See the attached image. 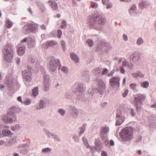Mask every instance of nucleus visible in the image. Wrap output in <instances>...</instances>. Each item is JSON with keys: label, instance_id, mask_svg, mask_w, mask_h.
<instances>
[{"label": "nucleus", "instance_id": "nucleus-35", "mask_svg": "<svg viewBox=\"0 0 156 156\" xmlns=\"http://www.w3.org/2000/svg\"><path fill=\"white\" fill-rule=\"evenodd\" d=\"M51 151V149L49 147L44 148L42 149L41 152L43 153H48L50 152Z\"/></svg>", "mask_w": 156, "mask_h": 156}, {"label": "nucleus", "instance_id": "nucleus-59", "mask_svg": "<svg viewBox=\"0 0 156 156\" xmlns=\"http://www.w3.org/2000/svg\"><path fill=\"white\" fill-rule=\"evenodd\" d=\"M29 37H25L23 39L21 40L20 41L21 43L26 42L27 41H28L29 38Z\"/></svg>", "mask_w": 156, "mask_h": 156}, {"label": "nucleus", "instance_id": "nucleus-49", "mask_svg": "<svg viewBox=\"0 0 156 156\" xmlns=\"http://www.w3.org/2000/svg\"><path fill=\"white\" fill-rule=\"evenodd\" d=\"M51 5L52 8L54 10L56 9L57 8V4L55 2H52L51 3Z\"/></svg>", "mask_w": 156, "mask_h": 156}, {"label": "nucleus", "instance_id": "nucleus-36", "mask_svg": "<svg viewBox=\"0 0 156 156\" xmlns=\"http://www.w3.org/2000/svg\"><path fill=\"white\" fill-rule=\"evenodd\" d=\"M44 83H49L50 77L47 74H44Z\"/></svg>", "mask_w": 156, "mask_h": 156}, {"label": "nucleus", "instance_id": "nucleus-42", "mask_svg": "<svg viewBox=\"0 0 156 156\" xmlns=\"http://www.w3.org/2000/svg\"><path fill=\"white\" fill-rule=\"evenodd\" d=\"M141 86L144 88H147L148 87L149 85V83L147 81H144L143 82L141 83Z\"/></svg>", "mask_w": 156, "mask_h": 156}, {"label": "nucleus", "instance_id": "nucleus-13", "mask_svg": "<svg viewBox=\"0 0 156 156\" xmlns=\"http://www.w3.org/2000/svg\"><path fill=\"white\" fill-rule=\"evenodd\" d=\"M5 83L8 87H11L13 86V78L12 76L9 75L6 76Z\"/></svg>", "mask_w": 156, "mask_h": 156}, {"label": "nucleus", "instance_id": "nucleus-40", "mask_svg": "<svg viewBox=\"0 0 156 156\" xmlns=\"http://www.w3.org/2000/svg\"><path fill=\"white\" fill-rule=\"evenodd\" d=\"M21 126L20 124H17L15 126L11 127V129L13 131H16L19 129Z\"/></svg>", "mask_w": 156, "mask_h": 156}, {"label": "nucleus", "instance_id": "nucleus-64", "mask_svg": "<svg viewBox=\"0 0 156 156\" xmlns=\"http://www.w3.org/2000/svg\"><path fill=\"white\" fill-rule=\"evenodd\" d=\"M120 73H122L123 74L124 73L125 71V70H124L123 67V66H121L120 67Z\"/></svg>", "mask_w": 156, "mask_h": 156}, {"label": "nucleus", "instance_id": "nucleus-38", "mask_svg": "<svg viewBox=\"0 0 156 156\" xmlns=\"http://www.w3.org/2000/svg\"><path fill=\"white\" fill-rule=\"evenodd\" d=\"M44 88L45 91H48L49 89V83H44Z\"/></svg>", "mask_w": 156, "mask_h": 156}, {"label": "nucleus", "instance_id": "nucleus-63", "mask_svg": "<svg viewBox=\"0 0 156 156\" xmlns=\"http://www.w3.org/2000/svg\"><path fill=\"white\" fill-rule=\"evenodd\" d=\"M123 39L124 41H128V38L126 34H124L123 35Z\"/></svg>", "mask_w": 156, "mask_h": 156}, {"label": "nucleus", "instance_id": "nucleus-52", "mask_svg": "<svg viewBox=\"0 0 156 156\" xmlns=\"http://www.w3.org/2000/svg\"><path fill=\"white\" fill-rule=\"evenodd\" d=\"M62 34V31L60 30H58L57 31V37L58 38L60 39L61 38Z\"/></svg>", "mask_w": 156, "mask_h": 156}, {"label": "nucleus", "instance_id": "nucleus-19", "mask_svg": "<svg viewBox=\"0 0 156 156\" xmlns=\"http://www.w3.org/2000/svg\"><path fill=\"white\" fill-rule=\"evenodd\" d=\"M2 135L0 134V138H2L4 136H9L11 135L10 131L8 129H3L2 131Z\"/></svg>", "mask_w": 156, "mask_h": 156}, {"label": "nucleus", "instance_id": "nucleus-9", "mask_svg": "<svg viewBox=\"0 0 156 156\" xmlns=\"http://www.w3.org/2000/svg\"><path fill=\"white\" fill-rule=\"evenodd\" d=\"M120 78L119 77H113L110 80V84L112 88H119L120 86Z\"/></svg>", "mask_w": 156, "mask_h": 156}, {"label": "nucleus", "instance_id": "nucleus-56", "mask_svg": "<svg viewBox=\"0 0 156 156\" xmlns=\"http://www.w3.org/2000/svg\"><path fill=\"white\" fill-rule=\"evenodd\" d=\"M4 143L5 145L6 146H10L11 145L13 144L12 143V142H11V141L10 140H9V141L5 142Z\"/></svg>", "mask_w": 156, "mask_h": 156}, {"label": "nucleus", "instance_id": "nucleus-17", "mask_svg": "<svg viewBox=\"0 0 156 156\" xmlns=\"http://www.w3.org/2000/svg\"><path fill=\"white\" fill-rule=\"evenodd\" d=\"M102 144L100 140L98 139H96L95 141L94 148L98 151L100 152L101 149Z\"/></svg>", "mask_w": 156, "mask_h": 156}, {"label": "nucleus", "instance_id": "nucleus-18", "mask_svg": "<svg viewBox=\"0 0 156 156\" xmlns=\"http://www.w3.org/2000/svg\"><path fill=\"white\" fill-rule=\"evenodd\" d=\"M28 46L30 48L35 47V38L34 37H29L28 41Z\"/></svg>", "mask_w": 156, "mask_h": 156}, {"label": "nucleus", "instance_id": "nucleus-16", "mask_svg": "<svg viewBox=\"0 0 156 156\" xmlns=\"http://www.w3.org/2000/svg\"><path fill=\"white\" fill-rule=\"evenodd\" d=\"M28 24L32 32L35 33L37 31L38 26L37 24L34 22H31Z\"/></svg>", "mask_w": 156, "mask_h": 156}, {"label": "nucleus", "instance_id": "nucleus-8", "mask_svg": "<svg viewBox=\"0 0 156 156\" xmlns=\"http://www.w3.org/2000/svg\"><path fill=\"white\" fill-rule=\"evenodd\" d=\"M32 68L29 66H27V69L22 71L23 78L27 81L30 82L31 80V70Z\"/></svg>", "mask_w": 156, "mask_h": 156}, {"label": "nucleus", "instance_id": "nucleus-41", "mask_svg": "<svg viewBox=\"0 0 156 156\" xmlns=\"http://www.w3.org/2000/svg\"><path fill=\"white\" fill-rule=\"evenodd\" d=\"M66 25L67 23L64 20H63L61 23L60 27L63 29H65L67 27Z\"/></svg>", "mask_w": 156, "mask_h": 156}, {"label": "nucleus", "instance_id": "nucleus-20", "mask_svg": "<svg viewBox=\"0 0 156 156\" xmlns=\"http://www.w3.org/2000/svg\"><path fill=\"white\" fill-rule=\"evenodd\" d=\"M46 47L48 48L49 47H53L55 46L58 45V43L56 41L51 40L48 41L46 42Z\"/></svg>", "mask_w": 156, "mask_h": 156}, {"label": "nucleus", "instance_id": "nucleus-27", "mask_svg": "<svg viewBox=\"0 0 156 156\" xmlns=\"http://www.w3.org/2000/svg\"><path fill=\"white\" fill-rule=\"evenodd\" d=\"M23 30L24 33L27 34H29L31 32L28 23L24 26Z\"/></svg>", "mask_w": 156, "mask_h": 156}, {"label": "nucleus", "instance_id": "nucleus-1", "mask_svg": "<svg viewBox=\"0 0 156 156\" xmlns=\"http://www.w3.org/2000/svg\"><path fill=\"white\" fill-rule=\"evenodd\" d=\"M105 19L103 16L99 15L90 18L88 23L90 26L100 30L102 29V26L105 24Z\"/></svg>", "mask_w": 156, "mask_h": 156}, {"label": "nucleus", "instance_id": "nucleus-26", "mask_svg": "<svg viewBox=\"0 0 156 156\" xmlns=\"http://www.w3.org/2000/svg\"><path fill=\"white\" fill-rule=\"evenodd\" d=\"M76 93H77L76 95L77 96L76 98L77 99L79 100H82L83 101H85L86 103H87L88 102V101H87V100H85L83 98V94L82 92H77Z\"/></svg>", "mask_w": 156, "mask_h": 156}, {"label": "nucleus", "instance_id": "nucleus-58", "mask_svg": "<svg viewBox=\"0 0 156 156\" xmlns=\"http://www.w3.org/2000/svg\"><path fill=\"white\" fill-rule=\"evenodd\" d=\"M29 144H24L20 145L19 146L20 148H26L29 147Z\"/></svg>", "mask_w": 156, "mask_h": 156}, {"label": "nucleus", "instance_id": "nucleus-61", "mask_svg": "<svg viewBox=\"0 0 156 156\" xmlns=\"http://www.w3.org/2000/svg\"><path fill=\"white\" fill-rule=\"evenodd\" d=\"M66 98L67 99H70L71 97L72 96L71 94L68 93H66L65 94Z\"/></svg>", "mask_w": 156, "mask_h": 156}, {"label": "nucleus", "instance_id": "nucleus-21", "mask_svg": "<svg viewBox=\"0 0 156 156\" xmlns=\"http://www.w3.org/2000/svg\"><path fill=\"white\" fill-rule=\"evenodd\" d=\"M21 111V109L17 106H12L9 109V112L13 113H19Z\"/></svg>", "mask_w": 156, "mask_h": 156}, {"label": "nucleus", "instance_id": "nucleus-46", "mask_svg": "<svg viewBox=\"0 0 156 156\" xmlns=\"http://www.w3.org/2000/svg\"><path fill=\"white\" fill-rule=\"evenodd\" d=\"M86 43L88 44L89 47H92L94 44L93 41L90 39L87 40Z\"/></svg>", "mask_w": 156, "mask_h": 156}, {"label": "nucleus", "instance_id": "nucleus-15", "mask_svg": "<svg viewBox=\"0 0 156 156\" xmlns=\"http://www.w3.org/2000/svg\"><path fill=\"white\" fill-rule=\"evenodd\" d=\"M73 89H74L75 92H81L84 90L83 87V85L80 83H76L73 87Z\"/></svg>", "mask_w": 156, "mask_h": 156}, {"label": "nucleus", "instance_id": "nucleus-5", "mask_svg": "<svg viewBox=\"0 0 156 156\" xmlns=\"http://www.w3.org/2000/svg\"><path fill=\"white\" fill-rule=\"evenodd\" d=\"M109 131V127L106 125L101 126L100 130V136L103 140L105 141V143L106 145L109 143L107 135Z\"/></svg>", "mask_w": 156, "mask_h": 156}, {"label": "nucleus", "instance_id": "nucleus-6", "mask_svg": "<svg viewBox=\"0 0 156 156\" xmlns=\"http://www.w3.org/2000/svg\"><path fill=\"white\" fill-rule=\"evenodd\" d=\"M61 65L60 61L57 59L52 57L50 60L49 63V70L50 71L55 72L57 69V67L58 69L60 68Z\"/></svg>", "mask_w": 156, "mask_h": 156}, {"label": "nucleus", "instance_id": "nucleus-62", "mask_svg": "<svg viewBox=\"0 0 156 156\" xmlns=\"http://www.w3.org/2000/svg\"><path fill=\"white\" fill-rule=\"evenodd\" d=\"M108 72V70L107 69L105 68L104 69L102 72V73L103 74H106Z\"/></svg>", "mask_w": 156, "mask_h": 156}, {"label": "nucleus", "instance_id": "nucleus-2", "mask_svg": "<svg viewBox=\"0 0 156 156\" xmlns=\"http://www.w3.org/2000/svg\"><path fill=\"white\" fill-rule=\"evenodd\" d=\"M133 129L131 126L124 128L121 132H119L122 140L125 141L132 139L133 137Z\"/></svg>", "mask_w": 156, "mask_h": 156}, {"label": "nucleus", "instance_id": "nucleus-53", "mask_svg": "<svg viewBox=\"0 0 156 156\" xmlns=\"http://www.w3.org/2000/svg\"><path fill=\"white\" fill-rule=\"evenodd\" d=\"M73 139L74 141L76 142H79V138L76 135H75L73 136Z\"/></svg>", "mask_w": 156, "mask_h": 156}, {"label": "nucleus", "instance_id": "nucleus-60", "mask_svg": "<svg viewBox=\"0 0 156 156\" xmlns=\"http://www.w3.org/2000/svg\"><path fill=\"white\" fill-rule=\"evenodd\" d=\"M129 91L128 90H126L124 92L122 93V96L123 97H126L128 95Z\"/></svg>", "mask_w": 156, "mask_h": 156}, {"label": "nucleus", "instance_id": "nucleus-12", "mask_svg": "<svg viewBox=\"0 0 156 156\" xmlns=\"http://www.w3.org/2000/svg\"><path fill=\"white\" fill-rule=\"evenodd\" d=\"M110 47V45L108 44L102 42L101 43L98 45L96 50L98 51H100L101 50H107Z\"/></svg>", "mask_w": 156, "mask_h": 156}, {"label": "nucleus", "instance_id": "nucleus-44", "mask_svg": "<svg viewBox=\"0 0 156 156\" xmlns=\"http://www.w3.org/2000/svg\"><path fill=\"white\" fill-rule=\"evenodd\" d=\"M144 43V40L142 38L140 37L137 39L136 44L139 46L141 45Z\"/></svg>", "mask_w": 156, "mask_h": 156}, {"label": "nucleus", "instance_id": "nucleus-22", "mask_svg": "<svg viewBox=\"0 0 156 156\" xmlns=\"http://www.w3.org/2000/svg\"><path fill=\"white\" fill-rule=\"evenodd\" d=\"M123 67H126L130 69H131L133 66V64L132 63H129L126 59H124L122 62V66Z\"/></svg>", "mask_w": 156, "mask_h": 156}, {"label": "nucleus", "instance_id": "nucleus-11", "mask_svg": "<svg viewBox=\"0 0 156 156\" xmlns=\"http://www.w3.org/2000/svg\"><path fill=\"white\" fill-rule=\"evenodd\" d=\"M140 54L138 51L132 52L129 55L130 60L133 62H136L140 59Z\"/></svg>", "mask_w": 156, "mask_h": 156}, {"label": "nucleus", "instance_id": "nucleus-50", "mask_svg": "<svg viewBox=\"0 0 156 156\" xmlns=\"http://www.w3.org/2000/svg\"><path fill=\"white\" fill-rule=\"evenodd\" d=\"M28 60L29 62L32 64L34 63L35 62V59L31 57H29Z\"/></svg>", "mask_w": 156, "mask_h": 156}, {"label": "nucleus", "instance_id": "nucleus-37", "mask_svg": "<svg viewBox=\"0 0 156 156\" xmlns=\"http://www.w3.org/2000/svg\"><path fill=\"white\" fill-rule=\"evenodd\" d=\"M44 132L45 133L46 135L49 138H52L54 134L53 133H51L48 130L46 129L45 130Z\"/></svg>", "mask_w": 156, "mask_h": 156}, {"label": "nucleus", "instance_id": "nucleus-32", "mask_svg": "<svg viewBox=\"0 0 156 156\" xmlns=\"http://www.w3.org/2000/svg\"><path fill=\"white\" fill-rule=\"evenodd\" d=\"M101 70L100 68L98 67L97 68L93 69L92 72V73L95 74L100 75L101 73Z\"/></svg>", "mask_w": 156, "mask_h": 156}, {"label": "nucleus", "instance_id": "nucleus-48", "mask_svg": "<svg viewBox=\"0 0 156 156\" xmlns=\"http://www.w3.org/2000/svg\"><path fill=\"white\" fill-rule=\"evenodd\" d=\"M123 116H124L122 114L121 112L120 111H118L117 112L116 118H120Z\"/></svg>", "mask_w": 156, "mask_h": 156}, {"label": "nucleus", "instance_id": "nucleus-7", "mask_svg": "<svg viewBox=\"0 0 156 156\" xmlns=\"http://www.w3.org/2000/svg\"><path fill=\"white\" fill-rule=\"evenodd\" d=\"M145 94H137L135 95L134 103L137 108L138 106L142 105L143 101L145 99Z\"/></svg>", "mask_w": 156, "mask_h": 156}, {"label": "nucleus", "instance_id": "nucleus-4", "mask_svg": "<svg viewBox=\"0 0 156 156\" xmlns=\"http://www.w3.org/2000/svg\"><path fill=\"white\" fill-rule=\"evenodd\" d=\"M96 80L98 85V88L93 90L92 89H90L88 91V93L93 95V91L96 93L99 92L100 94H102L105 90V83L103 80L97 78L96 79Z\"/></svg>", "mask_w": 156, "mask_h": 156}, {"label": "nucleus", "instance_id": "nucleus-47", "mask_svg": "<svg viewBox=\"0 0 156 156\" xmlns=\"http://www.w3.org/2000/svg\"><path fill=\"white\" fill-rule=\"evenodd\" d=\"M60 69L61 71L64 73H67L68 72V68L65 66H63L62 68L60 67Z\"/></svg>", "mask_w": 156, "mask_h": 156}, {"label": "nucleus", "instance_id": "nucleus-45", "mask_svg": "<svg viewBox=\"0 0 156 156\" xmlns=\"http://www.w3.org/2000/svg\"><path fill=\"white\" fill-rule=\"evenodd\" d=\"M61 44L63 50L64 51H65L66 50V48L65 41L63 40H62L61 42Z\"/></svg>", "mask_w": 156, "mask_h": 156}, {"label": "nucleus", "instance_id": "nucleus-55", "mask_svg": "<svg viewBox=\"0 0 156 156\" xmlns=\"http://www.w3.org/2000/svg\"><path fill=\"white\" fill-rule=\"evenodd\" d=\"M31 103V101L30 99H28L23 102V103L26 105H28Z\"/></svg>", "mask_w": 156, "mask_h": 156}, {"label": "nucleus", "instance_id": "nucleus-51", "mask_svg": "<svg viewBox=\"0 0 156 156\" xmlns=\"http://www.w3.org/2000/svg\"><path fill=\"white\" fill-rule=\"evenodd\" d=\"M52 138H54L58 142H60L61 141V139L56 134H54Z\"/></svg>", "mask_w": 156, "mask_h": 156}, {"label": "nucleus", "instance_id": "nucleus-23", "mask_svg": "<svg viewBox=\"0 0 156 156\" xmlns=\"http://www.w3.org/2000/svg\"><path fill=\"white\" fill-rule=\"evenodd\" d=\"M25 50V47L24 46L19 47L17 49V53L19 55H22L24 53Z\"/></svg>", "mask_w": 156, "mask_h": 156}, {"label": "nucleus", "instance_id": "nucleus-10", "mask_svg": "<svg viewBox=\"0 0 156 156\" xmlns=\"http://www.w3.org/2000/svg\"><path fill=\"white\" fill-rule=\"evenodd\" d=\"M69 113L73 118H76L79 115V112L78 109L73 105H69Z\"/></svg>", "mask_w": 156, "mask_h": 156}, {"label": "nucleus", "instance_id": "nucleus-29", "mask_svg": "<svg viewBox=\"0 0 156 156\" xmlns=\"http://www.w3.org/2000/svg\"><path fill=\"white\" fill-rule=\"evenodd\" d=\"M46 104V101H45L40 100L39 103V106L37 107V109L40 110L43 108L45 107Z\"/></svg>", "mask_w": 156, "mask_h": 156}, {"label": "nucleus", "instance_id": "nucleus-3", "mask_svg": "<svg viewBox=\"0 0 156 156\" xmlns=\"http://www.w3.org/2000/svg\"><path fill=\"white\" fill-rule=\"evenodd\" d=\"M3 52L4 60L7 62H10L13 56V47L10 44H7L5 47Z\"/></svg>", "mask_w": 156, "mask_h": 156}, {"label": "nucleus", "instance_id": "nucleus-39", "mask_svg": "<svg viewBox=\"0 0 156 156\" xmlns=\"http://www.w3.org/2000/svg\"><path fill=\"white\" fill-rule=\"evenodd\" d=\"M82 140L85 145L86 146L87 148H89L90 147V146L86 138L84 136L82 138Z\"/></svg>", "mask_w": 156, "mask_h": 156}, {"label": "nucleus", "instance_id": "nucleus-57", "mask_svg": "<svg viewBox=\"0 0 156 156\" xmlns=\"http://www.w3.org/2000/svg\"><path fill=\"white\" fill-rule=\"evenodd\" d=\"M91 5L92 8H97L98 6V4L94 2H92Z\"/></svg>", "mask_w": 156, "mask_h": 156}, {"label": "nucleus", "instance_id": "nucleus-33", "mask_svg": "<svg viewBox=\"0 0 156 156\" xmlns=\"http://www.w3.org/2000/svg\"><path fill=\"white\" fill-rule=\"evenodd\" d=\"M6 26L8 28H10L13 25L12 22L9 19H7L5 21Z\"/></svg>", "mask_w": 156, "mask_h": 156}, {"label": "nucleus", "instance_id": "nucleus-34", "mask_svg": "<svg viewBox=\"0 0 156 156\" xmlns=\"http://www.w3.org/2000/svg\"><path fill=\"white\" fill-rule=\"evenodd\" d=\"M38 89L37 87H35L32 90V94L34 97H36L38 93Z\"/></svg>", "mask_w": 156, "mask_h": 156}, {"label": "nucleus", "instance_id": "nucleus-54", "mask_svg": "<svg viewBox=\"0 0 156 156\" xmlns=\"http://www.w3.org/2000/svg\"><path fill=\"white\" fill-rule=\"evenodd\" d=\"M136 86V84L134 83H131L130 85V88L133 90H135Z\"/></svg>", "mask_w": 156, "mask_h": 156}, {"label": "nucleus", "instance_id": "nucleus-31", "mask_svg": "<svg viewBox=\"0 0 156 156\" xmlns=\"http://www.w3.org/2000/svg\"><path fill=\"white\" fill-rule=\"evenodd\" d=\"M86 124H83L81 127H80V131L79 133V135L80 136L86 130Z\"/></svg>", "mask_w": 156, "mask_h": 156}, {"label": "nucleus", "instance_id": "nucleus-28", "mask_svg": "<svg viewBox=\"0 0 156 156\" xmlns=\"http://www.w3.org/2000/svg\"><path fill=\"white\" fill-rule=\"evenodd\" d=\"M116 126H119L121 125L125 121V116H123L120 118H116Z\"/></svg>", "mask_w": 156, "mask_h": 156}, {"label": "nucleus", "instance_id": "nucleus-30", "mask_svg": "<svg viewBox=\"0 0 156 156\" xmlns=\"http://www.w3.org/2000/svg\"><path fill=\"white\" fill-rule=\"evenodd\" d=\"M149 3L147 1H141L139 4V6L141 8H143L144 7H147L149 5Z\"/></svg>", "mask_w": 156, "mask_h": 156}, {"label": "nucleus", "instance_id": "nucleus-25", "mask_svg": "<svg viewBox=\"0 0 156 156\" xmlns=\"http://www.w3.org/2000/svg\"><path fill=\"white\" fill-rule=\"evenodd\" d=\"M70 57L76 63H78L80 61L78 56L75 53H73L70 54Z\"/></svg>", "mask_w": 156, "mask_h": 156}, {"label": "nucleus", "instance_id": "nucleus-24", "mask_svg": "<svg viewBox=\"0 0 156 156\" xmlns=\"http://www.w3.org/2000/svg\"><path fill=\"white\" fill-rule=\"evenodd\" d=\"M136 9V6L135 4L133 5L129 9V14L131 16L134 15V13L135 12Z\"/></svg>", "mask_w": 156, "mask_h": 156}, {"label": "nucleus", "instance_id": "nucleus-43", "mask_svg": "<svg viewBox=\"0 0 156 156\" xmlns=\"http://www.w3.org/2000/svg\"><path fill=\"white\" fill-rule=\"evenodd\" d=\"M58 112L62 116H63L66 113V111L62 108L58 109Z\"/></svg>", "mask_w": 156, "mask_h": 156}, {"label": "nucleus", "instance_id": "nucleus-14", "mask_svg": "<svg viewBox=\"0 0 156 156\" xmlns=\"http://www.w3.org/2000/svg\"><path fill=\"white\" fill-rule=\"evenodd\" d=\"M6 120L9 123H12L16 120V118L14 113L9 112L7 115Z\"/></svg>", "mask_w": 156, "mask_h": 156}]
</instances>
